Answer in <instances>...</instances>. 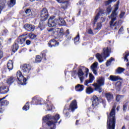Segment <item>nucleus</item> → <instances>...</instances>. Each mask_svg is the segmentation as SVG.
<instances>
[{"label":"nucleus","instance_id":"nucleus-13","mask_svg":"<svg viewBox=\"0 0 129 129\" xmlns=\"http://www.w3.org/2000/svg\"><path fill=\"white\" fill-rule=\"evenodd\" d=\"M25 36H28V34H25L20 35L18 39L15 40V42L18 44H20V45H23L26 42V40H27V37H25Z\"/></svg>","mask_w":129,"mask_h":129},{"label":"nucleus","instance_id":"nucleus-25","mask_svg":"<svg viewBox=\"0 0 129 129\" xmlns=\"http://www.w3.org/2000/svg\"><path fill=\"white\" fill-rule=\"evenodd\" d=\"M109 80L115 82V81H117L118 80H121V79L118 76L111 75L109 77Z\"/></svg>","mask_w":129,"mask_h":129},{"label":"nucleus","instance_id":"nucleus-56","mask_svg":"<svg viewBox=\"0 0 129 129\" xmlns=\"http://www.w3.org/2000/svg\"><path fill=\"white\" fill-rule=\"evenodd\" d=\"M46 108L47 109L48 111H50V110H52V108H51L49 106V104L46 105Z\"/></svg>","mask_w":129,"mask_h":129},{"label":"nucleus","instance_id":"nucleus-58","mask_svg":"<svg viewBox=\"0 0 129 129\" xmlns=\"http://www.w3.org/2000/svg\"><path fill=\"white\" fill-rule=\"evenodd\" d=\"M4 57V53L2 50H0V59H2Z\"/></svg>","mask_w":129,"mask_h":129},{"label":"nucleus","instance_id":"nucleus-9","mask_svg":"<svg viewBox=\"0 0 129 129\" xmlns=\"http://www.w3.org/2000/svg\"><path fill=\"white\" fill-rule=\"evenodd\" d=\"M17 77L21 85H26L27 84V79L24 77L20 71H18L17 72Z\"/></svg>","mask_w":129,"mask_h":129},{"label":"nucleus","instance_id":"nucleus-60","mask_svg":"<svg viewBox=\"0 0 129 129\" xmlns=\"http://www.w3.org/2000/svg\"><path fill=\"white\" fill-rule=\"evenodd\" d=\"M80 15H81V9H80L79 10V12H78V14H77V16H80Z\"/></svg>","mask_w":129,"mask_h":129},{"label":"nucleus","instance_id":"nucleus-57","mask_svg":"<svg viewBox=\"0 0 129 129\" xmlns=\"http://www.w3.org/2000/svg\"><path fill=\"white\" fill-rule=\"evenodd\" d=\"M52 98H53V97H51V96H48L47 97V101H50L52 100Z\"/></svg>","mask_w":129,"mask_h":129},{"label":"nucleus","instance_id":"nucleus-47","mask_svg":"<svg viewBox=\"0 0 129 129\" xmlns=\"http://www.w3.org/2000/svg\"><path fill=\"white\" fill-rule=\"evenodd\" d=\"M76 74H77V71L76 70L73 71L72 72V77H74L76 78Z\"/></svg>","mask_w":129,"mask_h":129},{"label":"nucleus","instance_id":"nucleus-35","mask_svg":"<svg viewBox=\"0 0 129 129\" xmlns=\"http://www.w3.org/2000/svg\"><path fill=\"white\" fill-rule=\"evenodd\" d=\"M47 50H43L41 52V55H42L41 58H42V59H44L45 61L47 60Z\"/></svg>","mask_w":129,"mask_h":129},{"label":"nucleus","instance_id":"nucleus-63","mask_svg":"<svg viewBox=\"0 0 129 129\" xmlns=\"http://www.w3.org/2000/svg\"><path fill=\"white\" fill-rule=\"evenodd\" d=\"M119 108H120L119 106H118L117 107V108H116V110H117V111H118V110H119Z\"/></svg>","mask_w":129,"mask_h":129},{"label":"nucleus","instance_id":"nucleus-37","mask_svg":"<svg viewBox=\"0 0 129 129\" xmlns=\"http://www.w3.org/2000/svg\"><path fill=\"white\" fill-rule=\"evenodd\" d=\"M29 102H27L25 105L23 107L22 109L25 111L29 110V109H30V105H29Z\"/></svg>","mask_w":129,"mask_h":129},{"label":"nucleus","instance_id":"nucleus-33","mask_svg":"<svg viewBox=\"0 0 129 129\" xmlns=\"http://www.w3.org/2000/svg\"><path fill=\"white\" fill-rule=\"evenodd\" d=\"M28 37L30 40H37V35L34 33H30Z\"/></svg>","mask_w":129,"mask_h":129},{"label":"nucleus","instance_id":"nucleus-15","mask_svg":"<svg viewBox=\"0 0 129 129\" xmlns=\"http://www.w3.org/2000/svg\"><path fill=\"white\" fill-rule=\"evenodd\" d=\"M42 102V100L41 98L35 96L32 98V100L31 101V104H33L34 105H38L39 104H41Z\"/></svg>","mask_w":129,"mask_h":129},{"label":"nucleus","instance_id":"nucleus-20","mask_svg":"<svg viewBox=\"0 0 129 129\" xmlns=\"http://www.w3.org/2000/svg\"><path fill=\"white\" fill-rule=\"evenodd\" d=\"M93 80H94V76H93L91 73H90L89 79L85 80L84 83L85 85L88 86V84H89V83H92L93 82Z\"/></svg>","mask_w":129,"mask_h":129},{"label":"nucleus","instance_id":"nucleus-30","mask_svg":"<svg viewBox=\"0 0 129 129\" xmlns=\"http://www.w3.org/2000/svg\"><path fill=\"white\" fill-rule=\"evenodd\" d=\"M45 21L40 20V22L39 23L38 27L41 31H42V30H44V29H45V28H46V26L45 25Z\"/></svg>","mask_w":129,"mask_h":129},{"label":"nucleus","instance_id":"nucleus-38","mask_svg":"<svg viewBox=\"0 0 129 129\" xmlns=\"http://www.w3.org/2000/svg\"><path fill=\"white\" fill-rule=\"evenodd\" d=\"M42 57L40 55H37L35 57V63H40L42 61Z\"/></svg>","mask_w":129,"mask_h":129},{"label":"nucleus","instance_id":"nucleus-11","mask_svg":"<svg viewBox=\"0 0 129 129\" xmlns=\"http://www.w3.org/2000/svg\"><path fill=\"white\" fill-rule=\"evenodd\" d=\"M22 71L25 74H29L32 70V66L30 64L24 63L21 66Z\"/></svg>","mask_w":129,"mask_h":129},{"label":"nucleus","instance_id":"nucleus-40","mask_svg":"<svg viewBox=\"0 0 129 129\" xmlns=\"http://www.w3.org/2000/svg\"><path fill=\"white\" fill-rule=\"evenodd\" d=\"M78 77H81L84 75V73L82 71V69H79L78 73H77Z\"/></svg>","mask_w":129,"mask_h":129},{"label":"nucleus","instance_id":"nucleus-62","mask_svg":"<svg viewBox=\"0 0 129 129\" xmlns=\"http://www.w3.org/2000/svg\"><path fill=\"white\" fill-rule=\"evenodd\" d=\"M76 124H79V120H76Z\"/></svg>","mask_w":129,"mask_h":129},{"label":"nucleus","instance_id":"nucleus-14","mask_svg":"<svg viewBox=\"0 0 129 129\" xmlns=\"http://www.w3.org/2000/svg\"><path fill=\"white\" fill-rule=\"evenodd\" d=\"M48 46L50 48L53 47H57L59 46V42L57 41L55 39H51L48 43Z\"/></svg>","mask_w":129,"mask_h":129},{"label":"nucleus","instance_id":"nucleus-24","mask_svg":"<svg viewBox=\"0 0 129 129\" xmlns=\"http://www.w3.org/2000/svg\"><path fill=\"white\" fill-rule=\"evenodd\" d=\"M105 97H106L108 102H110L113 99V94L110 93H106Z\"/></svg>","mask_w":129,"mask_h":129},{"label":"nucleus","instance_id":"nucleus-52","mask_svg":"<svg viewBox=\"0 0 129 129\" xmlns=\"http://www.w3.org/2000/svg\"><path fill=\"white\" fill-rule=\"evenodd\" d=\"M88 34H89L90 35H94L92 29H91V28L89 29L88 30Z\"/></svg>","mask_w":129,"mask_h":129},{"label":"nucleus","instance_id":"nucleus-21","mask_svg":"<svg viewBox=\"0 0 129 129\" xmlns=\"http://www.w3.org/2000/svg\"><path fill=\"white\" fill-rule=\"evenodd\" d=\"M121 86H122V82H120V81L116 82L115 84V88L116 91L119 92V91L121 90Z\"/></svg>","mask_w":129,"mask_h":129},{"label":"nucleus","instance_id":"nucleus-43","mask_svg":"<svg viewBox=\"0 0 129 129\" xmlns=\"http://www.w3.org/2000/svg\"><path fill=\"white\" fill-rule=\"evenodd\" d=\"M97 65H98V63L97 62L93 63L91 66V70H93L95 69V68H97Z\"/></svg>","mask_w":129,"mask_h":129},{"label":"nucleus","instance_id":"nucleus-45","mask_svg":"<svg viewBox=\"0 0 129 129\" xmlns=\"http://www.w3.org/2000/svg\"><path fill=\"white\" fill-rule=\"evenodd\" d=\"M31 13V14H29ZM25 14H26V15H29V16H33V14H32V10L30 9H27L25 11Z\"/></svg>","mask_w":129,"mask_h":129},{"label":"nucleus","instance_id":"nucleus-18","mask_svg":"<svg viewBox=\"0 0 129 129\" xmlns=\"http://www.w3.org/2000/svg\"><path fill=\"white\" fill-rule=\"evenodd\" d=\"M10 91V88L6 86H0V94H6Z\"/></svg>","mask_w":129,"mask_h":129},{"label":"nucleus","instance_id":"nucleus-49","mask_svg":"<svg viewBox=\"0 0 129 129\" xmlns=\"http://www.w3.org/2000/svg\"><path fill=\"white\" fill-rule=\"evenodd\" d=\"M122 32H123V26H121L120 29H119L118 31V34L119 35H120V34H121V33H122Z\"/></svg>","mask_w":129,"mask_h":129},{"label":"nucleus","instance_id":"nucleus-39","mask_svg":"<svg viewBox=\"0 0 129 129\" xmlns=\"http://www.w3.org/2000/svg\"><path fill=\"white\" fill-rule=\"evenodd\" d=\"M125 69L119 67L116 70V72L118 74H121L123 71H124Z\"/></svg>","mask_w":129,"mask_h":129},{"label":"nucleus","instance_id":"nucleus-46","mask_svg":"<svg viewBox=\"0 0 129 129\" xmlns=\"http://www.w3.org/2000/svg\"><path fill=\"white\" fill-rule=\"evenodd\" d=\"M101 27H102V25L101 24V22H100L99 23H97L96 30H100V29H101Z\"/></svg>","mask_w":129,"mask_h":129},{"label":"nucleus","instance_id":"nucleus-53","mask_svg":"<svg viewBox=\"0 0 129 129\" xmlns=\"http://www.w3.org/2000/svg\"><path fill=\"white\" fill-rule=\"evenodd\" d=\"M65 116L67 118H69L70 117V112H67L65 113Z\"/></svg>","mask_w":129,"mask_h":129},{"label":"nucleus","instance_id":"nucleus-23","mask_svg":"<svg viewBox=\"0 0 129 129\" xmlns=\"http://www.w3.org/2000/svg\"><path fill=\"white\" fill-rule=\"evenodd\" d=\"M75 90L77 92H81L84 90V85L78 84L75 86Z\"/></svg>","mask_w":129,"mask_h":129},{"label":"nucleus","instance_id":"nucleus-8","mask_svg":"<svg viewBox=\"0 0 129 129\" xmlns=\"http://www.w3.org/2000/svg\"><path fill=\"white\" fill-rule=\"evenodd\" d=\"M49 17H50V14L48 12V10L46 8H43L40 11V21H47Z\"/></svg>","mask_w":129,"mask_h":129},{"label":"nucleus","instance_id":"nucleus-31","mask_svg":"<svg viewBox=\"0 0 129 129\" xmlns=\"http://www.w3.org/2000/svg\"><path fill=\"white\" fill-rule=\"evenodd\" d=\"M7 5L9 8H13L16 5V0H10L8 2Z\"/></svg>","mask_w":129,"mask_h":129},{"label":"nucleus","instance_id":"nucleus-17","mask_svg":"<svg viewBox=\"0 0 129 129\" xmlns=\"http://www.w3.org/2000/svg\"><path fill=\"white\" fill-rule=\"evenodd\" d=\"M70 109L73 112L75 109H77V101L76 100H74L72 101L70 105Z\"/></svg>","mask_w":129,"mask_h":129},{"label":"nucleus","instance_id":"nucleus-19","mask_svg":"<svg viewBox=\"0 0 129 129\" xmlns=\"http://www.w3.org/2000/svg\"><path fill=\"white\" fill-rule=\"evenodd\" d=\"M24 28L28 32H33V31H35V26L31 24H25L24 25Z\"/></svg>","mask_w":129,"mask_h":129},{"label":"nucleus","instance_id":"nucleus-48","mask_svg":"<svg viewBox=\"0 0 129 129\" xmlns=\"http://www.w3.org/2000/svg\"><path fill=\"white\" fill-rule=\"evenodd\" d=\"M125 15V12L121 11L119 15L120 19H122V18H123V17H124Z\"/></svg>","mask_w":129,"mask_h":129},{"label":"nucleus","instance_id":"nucleus-5","mask_svg":"<svg viewBox=\"0 0 129 129\" xmlns=\"http://www.w3.org/2000/svg\"><path fill=\"white\" fill-rule=\"evenodd\" d=\"M110 53H111V48L107 47L103 49V52L101 53V54L99 53H97L96 54V57L98 60L99 63H102V62L104 61L102 58H104V59H106V58L109 57Z\"/></svg>","mask_w":129,"mask_h":129},{"label":"nucleus","instance_id":"nucleus-6","mask_svg":"<svg viewBox=\"0 0 129 129\" xmlns=\"http://www.w3.org/2000/svg\"><path fill=\"white\" fill-rule=\"evenodd\" d=\"M56 30L54 28H50L48 30V32H52L54 36H55V39H59L60 42L63 40V36H65L64 29L63 28H57Z\"/></svg>","mask_w":129,"mask_h":129},{"label":"nucleus","instance_id":"nucleus-44","mask_svg":"<svg viewBox=\"0 0 129 129\" xmlns=\"http://www.w3.org/2000/svg\"><path fill=\"white\" fill-rule=\"evenodd\" d=\"M115 2H116V0H108L105 2V6H108V5H110L111 3H115Z\"/></svg>","mask_w":129,"mask_h":129},{"label":"nucleus","instance_id":"nucleus-7","mask_svg":"<svg viewBox=\"0 0 129 129\" xmlns=\"http://www.w3.org/2000/svg\"><path fill=\"white\" fill-rule=\"evenodd\" d=\"M105 81V79L103 77L99 78V79L97 80V83H94L92 85L94 87V90L98 91L99 93L102 92V88L101 86L104 85V82Z\"/></svg>","mask_w":129,"mask_h":129},{"label":"nucleus","instance_id":"nucleus-59","mask_svg":"<svg viewBox=\"0 0 129 129\" xmlns=\"http://www.w3.org/2000/svg\"><path fill=\"white\" fill-rule=\"evenodd\" d=\"M92 71H93V73L94 74H95V75H96V74H97V71H96V70H92Z\"/></svg>","mask_w":129,"mask_h":129},{"label":"nucleus","instance_id":"nucleus-16","mask_svg":"<svg viewBox=\"0 0 129 129\" xmlns=\"http://www.w3.org/2000/svg\"><path fill=\"white\" fill-rule=\"evenodd\" d=\"M104 14V10L103 9H100L98 13L97 14L96 16L95 17V18L93 21V25H95L96 24V22L98 20V19H99V16H102Z\"/></svg>","mask_w":129,"mask_h":129},{"label":"nucleus","instance_id":"nucleus-29","mask_svg":"<svg viewBox=\"0 0 129 129\" xmlns=\"http://www.w3.org/2000/svg\"><path fill=\"white\" fill-rule=\"evenodd\" d=\"M124 97V95H123L117 94L116 95L115 100L117 102H120L121 100L123 99Z\"/></svg>","mask_w":129,"mask_h":129},{"label":"nucleus","instance_id":"nucleus-54","mask_svg":"<svg viewBox=\"0 0 129 129\" xmlns=\"http://www.w3.org/2000/svg\"><path fill=\"white\" fill-rule=\"evenodd\" d=\"M79 78H80V80L81 81V83H83V81L84 80V77L82 76V77H80Z\"/></svg>","mask_w":129,"mask_h":129},{"label":"nucleus","instance_id":"nucleus-4","mask_svg":"<svg viewBox=\"0 0 129 129\" xmlns=\"http://www.w3.org/2000/svg\"><path fill=\"white\" fill-rule=\"evenodd\" d=\"M48 27H53L55 26H65L66 22L63 19H55V16H51L48 20Z\"/></svg>","mask_w":129,"mask_h":129},{"label":"nucleus","instance_id":"nucleus-27","mask_svg":"<svg viewBox=\"0 0 129 129\" xmlns=\"http://www.w3.org/2000/svg\"><path fill=\"white\" fill-rule=\"evenodd\" d=\"M64 37H66L67 40L69 41L72 39V35H70V32L69 29H67L64 34Z\"/></svg>","mask_w":129,"mask_h":129},{"label":"nucleus","instance_id":"nucleus-36","mask_svg":"<svg viewBox=\"0 0 129 129\" xmlns=\"http://www.w3.org/2000/svg\"><path fill=\"white\" fill-rule=\"evenodd\" d=\"M80 40V36L79 35V33H78L77 35L74 38V42L75 44H77V43H79V41Z\"/></svg>","mask_w":129,"mask_h":129},{"label":"nucleus","instance_id":"nucleus-10","mask_svg":"<svg viewBox=\"0 0 129 129\" xmlns=\"http://www.w3.org/2000/svg\"><path fill=\"white\" fill-rule=\"evenodd\" d=\"M9 101L5 99H2L0 101V113H4V112L6 110V107L7 105H9Z\"/></svg>","mask_w":129,"mask_h":129},{"label":"nucleus","instance_id":"nucleus-42","mask_svg":"<svg viewBox=\"0 0 129 129\" xmlns=\"http://www.w3.org/2000/svg\"><path fill=\"white\" fill-rule=\"evenodd\" d=\"M111 10H112V8H111V6L109 5L107 8L106 12L107 15H109L110 13H111Z\"/></svg>","mask_w":129,"mask_h":129},{"label":"nucleus","instance_id":"nucleus-61","mask_svg":"<svg viewBox=\"0 0 129 129\" xmlns=\"http://www.w3.org/2000/svg\"><path fill=\"white\" fill-rule=\"evenodd\" d=\"M85 70H86V73H89V69H88V68H86Z\"/></svg>","mask_w":129,"mask_h":129},{"label":"nucleus","instance_id":"nucleus-26","mask_svg":"<svg viewBox=\"0 0 129 129\" xmlns=\"http://www.w3.org/2000/svg\"><path fill=\"white\" fill-rule=\"evenodd\" d=\"M7 68L9 71H11V70H13V69H14V62H13V60H9L8 61L7 63Z\"/></svg>","mask_w":129,"mask_h":129},{"label":"nucleus","instance_id":"nucleus-3","mask_svg":"<svg viewBox=\"0 0 129 129\" xmlns=\"http://www.w3.org/2000/svg\"><path fill=\"white\" fill-rule=\"evenodd\" d=\"M91 101L92 102V106L93 107V109H96L99 107V105L100 103L103 104L104 107L106 106V101L105 99L98 98L96 95H93L91 98Z\"/></svg>","mask_w":129,"mask_h":129},{"label":"nucleus","instance_id":"nucleus-51","mask_svg":"<svg viewBox=\"0 0 129 129\" xmlns=\"http://www.w3.org/2000/svg\"><path fill=\"white\" fill-rule=\"evenodd\" d=\"M127 106V103H125L123 105V111H125V110H126Z\"/></svg>","mask_w":129,"mask_h":129},{"label":"nucleus","instance_id":"nucleus-22","mask_svg":"<svg viewBox=\"0 0 129 129\" xmlns=\"http://www.w3.org/2000/svg\"><path fill=\"white\" fill-rule=\"evenodd\" d=\"M16 81V78L12 76L7 78L6 83L8 85H12Z\"/></svg>","mask_w":129,"mask_h":129},{"label":"nucleus","instance_id":"nucleus-41","mask_svg":"<svg viewBox=\"0 0 129 129\" xmlns=\"http://www.w3.org/2000/svg\"><path fill=\"white\" fill-rule=\"evenodd\" d=\"M112 61H114V58H113V57H111L106 61V66L107 67H108V66H110Z\"/></svg>","mask_w":129,"mask_h":129},{"label":"nucleus","instance_id":"nucleus-55","mask_svg":"<svg viewBox=\"0 0 129 129\" xmlns=\"http://www.w3.org/2000/svg\"><path fill=\"white\" fill-rule=\"evenodd\" d=\"M26 44L27 45V46L31 45V40H27L26 41Z\"/></svg>","mask_w":129,"mask_h":129},{"label":"nucleus","instance_id":"nucleus-12","mask_svg":"<svg viewBox=\"0 0 129 129\" xmlns=\"http://www.w3.org/2000/svg\"><path fill=\"white\" fill-rule=\"evenodd\" d=\"M57 3L59 4H62L61 9L62 12H64L68 9V6L69 5V3H70V1H66L64 2H63V0H56Z\"/></svg>","mask_w":129,"mask_h":129},{"label":"nucleus","instance_id":"nucleus-1","mask_svg":"<svg viewBox=\"0 0 129 129\" xmlns=\"http://www.w3.org/2000/svg\"><path fill=\"white\" fill-rule=\"evenodd\" d=\"M118 6H119V1L117 2L115 7L110 15L111 21L109 22V24L111 29H113V27H115L114 30H117V27H120L121 26V20L115 22V21H116V17H117L116 11L118 10Z\"/></svg>","mask_w":129,"mask_h":129},{"label":"nucleus","instance_id":"nucleus-28","mask_svg":"<svg viewBox=\"0 0 129 129\" xmlns=\"http://www.w3.org/2000/svg\"><path fill=\"white\" fill-rule=\"evenodd\" d=\"M19 43H17L16 41L13 45L12 52L16 53L19 49Z\"/></svg>","mask_w":129,"mask_h":129},{"label":"nucleus","instance_id":"nucleus-64","mask_svg":"<svg viewBox=\"0 0 129 129\" xmlns=\"http://www.w3.org/2000/svg\"><path fill=\"white\" fill-rule=\"evenodd\" d=\"M125 119H127V120H128V119H129V116H126V117H125Z\"/></svg>","mask_w":129,"mask_h":129},{"label":"nucleus","instance_id":"nucleus-32","mask_svg":"<svg viewBox=\"0 0 129 129\" xmlns=\"http://www.w3.org/2000/svg\"><path fill=\"white\" fill-rule=\"evenodd\" d=\"M123 59L125 62H128V58L127 57L129 56V52H125L123 54Z\"/></svg>","mask_w":129,"mask_h":129},{"label":"nucleus","instance_id":"nucleus-50","mask_svg":"<svg viewBox=\"0 0 129 129\" xmlns=\"http://www.w3.org/2000/svg\"><path fill=\"white\" fill-rule=\"evenodd\" d=\"M5 4L2 5H0V14H2V11L4 10V8H5Z\"/></svg>","mask_w":129,"mask_h":129},{"label":"nucleus","instance_id":"nucleus-2","mask_svg":"<svg viewBox=\"0 0 129 129\" xmlns=\"http://www.w3.org/2000/svg\"><path fill=\"white\" fill-rule=\"evenodd\" d=\"M115 108H116V106H113L109 115L107 116V127L108 129H115V123L116 122Z\"/></svg>","mask_w":129,"mask_h":129},{"label":"nucleus","instance_id":"nucleus-34","mask_svg":"<svg viewBox=\"0 0 129 129\" xmlns=\"http://www.w3.org/2000/svg\"><path fill=\"white\" fill-rule=\"evenodd\" d=\"M94 91V89L92 88L91 87H87L86 89V92L87 94H91Z\"/></svg>","mask_w":129,"mask_h":129}]
</instances>
